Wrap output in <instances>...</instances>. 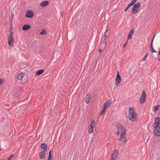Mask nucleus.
<instances>
[{
  "label": "nucleus",
  "mask_w": 160,
  "mask_h": 160,
  "mask_svg": "<svg viewBox=\"0 0 160 160\" xmlns=\"http://www.w3.org/2000/svg\"><path fill=\"white\" fill-rule=\"evenodd\" d=\"M155 134L157 136H160V118L157 117L155 118V123L153 124Z\"/></svg>",
  "instance_id": "obj_1"
},
{
  "label": "nucleus",
  "mask_w": 160,
  "mask_h": 160,
  "mask_svg": "<svg viewBox=\"0 0 160 160\" xmlns=\"http://www.w3.org/2000/svg\"><path fill=\"white\" fill-rule=\"evenodd\" d=\"M129 112L128 114V118L129 120L132 121H134L137 120V114L135 112L134 108H129Z\"/></svg>",
  "instance_id": "obj_2"
},
{
  "label": "nucleus",
  "mask_w": 160,
  "mask_h": 160,
  "mask_svg": "<svg viewBox=\"0 0 160 160\" xmlns=\"http://www.w3.org/2000/svg\"><path fill=\"white\" fill-rule=\"evenodd\" d=\"M117 129H118V131L116 132V133L118 135L119 134L120 132H122V133H125L126 132V129L125 127L122 124H117L116 125Z\"/></svg>",
  "instance_id": "obj_3"
},
{
  "label": "nucleus",
  "mask_w": 160,
  "mask_h": 160,
  "mask_svg": "<svg viewBox=\"0 0 160 160\" xmlns=\"http://www.w3.org/2000/svg\"><path fill=\"white\" fill-rule=\"evenodd\" d=\"M12 24L11 23V29L10 30V37L8 39V43L9 46L10 47L12 46L13 45L14 43L13 38L12 36L13 32H12Z\"/></svg>",
  "instance_id": "obj_4"
},
{
  "label": "nucleus",
  "mask_w": 160,
  "mask_h": 160,
  "mask_svg": "<svg viewBox=\"0 0 160 160\" xmlns=\"http://www.w3.org/2000/svg\"><path fill=\"white\" fill-rule=\"evenodd\" d=\"M118 142H126V132L122 133L120 136V138L118 139Z\"/></svg>",
  "instance_id": "obj_5"
},
{
  "label": "nucleus",
  "mask_w": 160,
  "mask_h": 160,
  "mask_svg": "<svg viewBox=\"0 0 160 160\" xmlns=\"http://www.w3.org/2000/svg\"><path fill=\"white\" fill-rule=\"evenodd\" d=\"M146 94L144 90L142 92V95L140 98V103H143L145 101L146 98Z\"/></svg>",
  "instance_id": "obj_6"
},
{
  "label": "nucleus",
  "mask_w": 160,
  "mask_h": 160,
  "mask_svg": "<svg viewBox=\"0 0 160 160\" xmlns=\"http://www.w3.org/2000/svg\"><path fill=\"white\" fill-rule=\"evenodd\" d=\"M121 78L118 72H117V74L116 76V78L115 79V84L116 85H118L121 82Z\"/></svg>",
  "instance_id": "obj_7"
},
{
  "label": "nucleus",
  "mask_w": 160,
  "mask_h": 160,
  "mask_svg": "<svg viewBox=\"0 0 160 160\" xmlns=\"http://www.w3.org/2000/svg\"><path fill=\"white\" fill-rule=\"evenodd\" d=\"M33 12L31 10H28L27 12L25 15L26 17L29 18H32L34 16Z\"/></svg>",
  "instance_id": "obj_8"
},
{
  "label": "nucleus",
  "mask_w": 160,
  "mask_h": 160,
  "mask_svg": "<svg viewBox=\"0 0 160 160\" xmlns=\"http://www.w3.org/2000/svg\"><path fill=\"white\" fill-rule=\"evenodd\" d=\"M111 103L112 101L111 100H107L103 104L104 108L107 109L108 107L110 106Z\"/></svg>",
  "instance_id": "obj_9"
},
{
  "label": "nucleus",
  "mask_w": 160,
  "mask_h": 160,
  "mask_svg": "<svg viewBox=\"0 0 160 160\" xmlns=\"http://www.w3.org/2000/svg\"><path fill=\"white\" fill-rule=\"evenodd\" d=\"M118 149H115L113 151L111 158L116 159L118 157Z\"/></svg>",
  "instance_id": "obj_10"
},
{
  "label": "nucleus",
  "mask_w": 160,
  "mask_h": 160,
  "mask_svg": "<svg viewBox=\"0 0 160 160\" xmlns=\"http://www.w3.org/2000/svg\"><path fill=\"white\" fill-rule=\"evenodd\" d=\"M41 149L44 152H45L47 150V145L45 143H42L40 146Z\"/></svg>",
  "instance_id": "obj_11"
},
{
  "label": "nucleus",
  "mask_w": 160,
  "mask_h": 160,
  "mask_svg": "<svg viewBox=\"0 0 160 160\" xmlns=\"http://www.w3.org/2000/svg\"><path fill=\"white\" fill-rule=\"evenodd\" d=\"M134 32V30L133 29H132L129 32L128 34L127 38V39L129 40L131 38L132 35H133Z\"/></svg>",
  "instance_id": "obj_12"
},
{
  "label": "nucleus",
  "mask_w": 160,
  "mask_h": 160,
  "mask_svg": "<svg viewBox=\"0 0 160 160\" xmlns=\"http://www.w3.org/2000/svg\"><path fill=\"white\" fill-rule=\"evenodd\" d=\"M31 28L30 26L26 24L23 26L22 29L23 30L26 31L29 29Z\"/></svg>",
  "instance_id": "obj_13"
},
{
  "label": "nucleus",
  "mask_w": 160,
  "mask_h": 160,
  "mask_svg": "<svg viewBox=\"0 0 160 160\" xmlns=\"http://www.w3.org/2000/svg\"><path fill=\"white\" fill-rule=\"evenodd\" d=\"M46 153L44 151L40 152L39 153V158L41 159H43L45 158Z\"/></svg>",
  "instance_id": "obj_14"
},
{
  "label": "nucleus",
  "mask_w": 160,
  "mask_h": 160,
  "mask_svg": "<svg viewBox=\"0 0 160 160\" xmlns=\"http://www.w3.org/2000/svg\"><path fill=\"white\" fill-rule=\"evenodd\" d=\"M49 4L48 1H47L42 2L40 4V6L41 7H44Z\"/></svg>",
  "instance_id": "obj_15"
},
{
  "label": "nucleus",
  "mask_w": 160,
  "mask_h": 160,
  "mask_svg": "<svg viewBox=\"0 0 160 160\" xmlns=\"http://www.w3.org/2000/svg\"><path fill=\"white\" fill-rule=\"evenodd\" d=\"M138 9L132 7V14H135L138 12Z\"/></svg>",
  "instance_id": "obj_16"
},
{
  "label": "nucleus",
  "mask_w": 160,
  "mask_h": 160,
  "mask_svg": "<svg viewBox=\"0 0 160 160\" xmlns=\"http://www.w3.org/2000/svg\"><path fill=\"white\" fill-rule=\"evenodd\" d=\"M90 100V95L89 93L87 94L86 97V100L85 102L87 103H88Z\"/></svg>",
  "instance_id": "obj_17"
},
{
  "label": "nucleus",
  "mask_w": 160,
  "mask_h": 160,
  "mask_svg": "<svg viewBox=\"0 0 160 160\" xmlns=\"http://www.w3.org/2000/svg\"><path fill=\"white\" fill-rule=\"evenodd\" d=\"M95 120H93L91 121L90 122V128H93L95 127Z\"/></svg>",
  "instance_id": "obj_18"
},
{
  "label": "nucleus",
  "mask_w": 160,
  "mask_h": 160,
  "mask_svg": "<svg viewBox=\"0 0 160 160\" xmlns=\"http://www.w3.org/2000/svg\"><path fill=\"white\" fill-rule=\"evenodd\" d=\"M44 72V70L43 69H41L38 71H37L35 73L36 75H39L41 74Z\"/></svg>",
  "instance_id": "obj_19"
},
{
  "label": "nucleus",
  "mask_w": 160,
  "mask_h": 160,
  "mask_svg": "<svg viewBox=\"0 0 160 160\" xmlns=\"http://www.w3.org/2000/svg\"><path fill=\"white\" fill-rule=\"evenodd\" d=\"M141 6V4L139 2H138L136 4H135L134 5L133 7L134 8H138V9L140 8Z\"/></svg>",
  "instance_id": "obj_20"
},
{
  "label": "nucleus",
  "mask_w": 160,
  "mask_h": 160,
  "mask_svg": "<svg viewBox=\"0 0 160 160\" xmlns=\"http://www.w3.org/2000/svg\"><path fill=\"white\" fill-rule=\"evenodd\" d=\"M106 46V44L104 43L101 42L99 48H101L102 50H104Z\"/></svg>",
  "instance_id": "obj_21"
},
{
  "label": "nucleus",
  "mask_w": 160,
  "mask_h": 160,
  "mask_svg": "<svg viewBox=\"0 0 160 160\" xmlns=\"http://www.w3.org/2000/svg\"><path fill=\"white\" fill-rule=\"evenodd\" d=\"M22 73H21L19 74L17 76V79L19 80H21L23 77Z\"/></svg>",
  "instance_id": "obj_22"
},
{
  "label": "nucleus",
  "mask_w": 160,
  "mask_h": 160,
  "mask_svg": "<svg viewBox=\"0 0 160 160\" xmlns=\"http://www.w3.org/2000/svg\"><path fill=\"white\" fill-rule=\"evenodd\" d=\"M108 30H107L104 33V38H108L109 36V33L108 32Z\"/></svg>",
  "instance_id": "obj_23"
},
{
  "label": "nucleus",
  "mask_w": 160,
  "mask_h": 160,
  "mask_svg": "<svg viewBox=\"0 0 160 160\" xmlns=\"http://www.w3.org/2000/svg\"><path fill=\"white\" fill-rule=\"evenodd\" d=\"M47 32L45 29H43L42 31L40 32V34L41 35L46 34Z\"/></svg>",
  "instance_id": "obj_24"
},
{
  "label": "nucleus",
  "mask_w": 160,
  "mask_h": 160,
  "mask_svg": "<svg viewBox=\"0 0 160 160\" xmlns=\"http://www.w3.org/2000/svg\"><path fill=\"white\" fill-rule=\"evenodd\" d=\"M107 39L108 38H103L101 42L104 43V44H106V43L107 42Z\"/></svg>",
  "instance_id": "obj_25"
},
{
  "label": "nucleus",
  "mask_w": 160,
  "mask_h": 160,
  "mask_svg": "<svg viewBox=\"0 0 160 160\" xmlns=\"http://www.w3.org/2000/svg\"><path fill=\"white\" fill-rule=\"evenodd\" d=\"M159 107V105L155 106L154 109V112H156L158 109V107Z\"/></svg>",
  "instance_id": "obj_26"
},
{
  "label": "nucleus",
  "mask_w": 160,
  "mask_h": 160,
  "mask_svg": "<svg viewBox=\"0 0 160 160\" xmlns=\"http://www.w3.org/2000/svg\"><path fill=\"white\" fill-rule=\"evenodd\" d=\"M104 109V108L103 107V110H102V111L101 112V113L99 114L100 116H102L103 114H104L105 110V109Z\"/></svg>",
  "instance_id": "obj_27"
},
{
  "label": "nucleus",
  "mask_w": 160,
  "mask_h": 160,
  "mask_svg": "<svg viewBox=\"0 0 160 160\" xmlns=\"http://www.w3.org/2000/svg\"><path fill=\"white\" fill-rule=\"evenodd\" d=\"M94 131L93 128H90L88 130V132L89 133H91L93 132Z\"/></svg>",
  "instance_id": "obj_28"
},
{
  "label": "nucleus",
  "mask_w": 160,
  "mask_h": 160,
  "mask_svg": "<svg viewBox=\"0 0 160 160\" xmlns=\"http://www.w3.org/2000/svg\"><path fill=\"white\" fill-rule=\"evenodd\" d=\"M148 53H146L144 57L142 58V61H145L146 60V58L148 56Z\"/></svg>",
  "instance_id": "obj_29"
},
{
  "label": "nucleus",
  "mask_w": 160,
  "mask_h": 160,
  "mask_svg": "<svg viewBox=\"0 0 160 160\" xmlns=\"http://www.w3.org/2000/svg\"><path fill=\"white\" fill-rule=\"evenodd\" d=\"M150 49L151 51V52L152 53L154 52H156V51H155L154 48H153V47H150Z\"/></svg>",
  "instance_id": "obj_30"
},
{
  "label": "nucleus",
  "mask_w": 160,
  "mask_h": 160,
  "mask_svg": "<svg viewBox=\"0 0 160 160\" xmlns=\"http://www.w3.org/2000/svg\"><path fill=\"white\" fill-rule=\"evenodd\" d=\"M120 43V41L118 40V41L116 42L115 43V46H116L117 47H118L119 45V43Z\"/></svg>",
  "instance_id": "obj_31"
},
{
  "label": "nucleus",
  "mask_w": 160,
  "mask_h": 160,
  "mask_svg": "<svg viewBox=\"0 0 160 160\" xmlns=\"http://www.w3.org/2000/svg\"><path fill=\"white\" fill-rule=\"evenodd\" d=\"M14 155L13 154H12L11 155L10 157L8 158V160H11L13 158V157Z\"/></svg>",
  "instance_id": "obj_32"
},
{
  "label": "nucleus",
  "mask_w": 160,
  "mask_h": 160,
  "mask_svg": "<svg viewBox=\"0 0 160 160\" xmlns=\"http://www.w3.org/2000/svg\"><path fill=\"white\" fill-rule=\"evenodd\" d=\"M155 36V35H154L153 37V38H152V42L151 43V44H150V47H152L153 46V44H152V43H153V39H154V38Z\"/></svg>",
  "instance_id": "obj_33"
},
{
  "label": "nucleus",
  "mask_w": 160,
  "mask_h": 160,
  "mask_svg": "<svg viewBox=\"0 0 160 160\" xmlns=\"http://www.w3.org/2000/svg\"><path fill=\"white\" fill-rule=\"evenodd\" d=\"M4 79H2L1 78H0V85H1L3 82Z\"/></svg>",
  "instance_id": "obj_34"
},
{
  "label": "nucleus",
  "mask_w": 160,
  "mask_h": 160,
  "mask_svg": "<svg viewBox=\"0 0 160 160\" xmlns=\"http://www.w3.org/2000/svg\"><path fill=\"white\" fill-rule=\"evenodd\" d=\"M131 6L129 5V4H128L127 7L125 9L124 11H125L126 12L129 8Z\"/></svg>",
  "instance_id": "obj_35"
},
{
  "label": "nucleus",
  "mask_w": 160,
  "mask_h": 160,
  "mask_svg": "<svg viewBox=\"0 0 160 160\" xmlns=\"http://www.w3.org/2000/svg\"><path fill=\"white\" fill-rule=\"evenodd\" d=\"M52 156H49L48 160H52Z\"/></svg>",
  "instance_id": "obj_36"
},
{
  "label": "nucleus",
  "mask_w": 160,
  "mask_h": 160,
  "mask_svg": "<svg viewBox=\"0 0 160 160\" xmlns=\"http://www.w3.org/2000/svg\"><path fill=\"white\" fill-rule=\"evenodd\" d=\"M134 4L133 3V2H131L128 4H129V5L131 6H132Z\"/></svg>",
  "instance_id": "obj_37"
},
{
  "label": "nucleus",
  "mask_w": 160,
  "mask_h": 160,
  "mask_svg": "<svg viewBox=\"0 0 160 160\" xmlns=\"http://www.w3.org/2000/svg\"><path fill=\"white\" fill-rule=\"evenodd\" d=\"M136 0H131V2L134 4L136 2Z\"/></svg>",
  "instance_id": "obj_38"
},
{
  "label": "nucleus",
  "mask_w": 160,
  "mask_h": 160,
  "mask_svg": "<svg viewBox=\"0 0 160 160\" xmlns=\"http://www.w3.org/2000/svg\"><path fill=\"white\" fill-rule=\"evenodd\" d=\"M102 50L101 48H99V52H100V54H101V52H102V51H103V50Z\"/></svg>",
  "instance_id": "obj_39"
},
{
  "label": "nucleus",
  "mask_w": 160,
  "mask_h": 160,
  "mask_svg": "<svg viewBox=\"0 0 160 160\" xmlns=\"http://www.w3.org/2000/svg\"><path fill=\"white\" fill-rule=\"evenodd\" d=\"M52 151L51 150H50L49 152V156H52Z\"/></svg>",
  "instance_id": "obj_40"
},
{
  "label": "nucleus",
  "mask_w": 160,
  "mask_h": 160,
  "mask_svg": "<svg viewBox=\"0 0 160 160\" xmlns=\"http://www.w3.org/2000/svg\"><path fill=\"white\" fill-rule=\"evenodd\" d=\"M127 44V43H126L124 44L123 45V47L124 48H125L126 47V46Z\"/></svg>",
  "instance_id": "obj_41"
},
{
  "label": "nucleus",
  "mask_w": 160,
  "mask_h": 160,
  "mask_svg": "<svg viewBox=\"0 0 160 160\" xmlns=\"http://www.w3.org/2000/svg\"><path fill=\"white\" fill-rule=\"evenodd\" d=\"M116 159H114V158H110V160H115Z\"/></svg>",
  "instance_id": "obj_42"
},
{
  "label": "nucleus",
  "mask_w": 160,
  "mask_h": 160,
  "mask_svg": "<svg viewBox=\"0 0 160 160\" xmlns=\"http://www.w3.org/2000/svg\"><path fill=\"white\" fill-rule=\"evenodd\" d=\"M158 53L160 55V50L159 51V52H158Z\"/></svg>",
  "instance_id": "obj_43"
},
{
  "label": "nucleus",
  "mask_w": 160,
  "mask_h": 160,
  "mask_svg": "<svg viewBox=\"0 0 160 160\" xmlns=\"http://www.w3.org/2000/svg\"><path fill=\"white\" fill-rule=\"evenodd\" d=\"M115 87L114 88V89H115Z\"/></svg>",
  "instance_id": "obj_44"
},
{
  "label": "nucleus",
  "mask_w": 160,
  "mask_h": 160,
  "mask_svg": "<svg viewBox=\"0 0 160 160\" xmlns=\"http://www.w3.org/2000/svg\"><path fill=\"white\" fill-rule=\"evenodd\" d=\"M1 150V149L0 148V151Z\"/></svg>",
  "instance_id": "obj_45"
},
{
  "label": "nucleus",
  "mask_w": 160,
  "mask_h": 160,
  "mask_svg": "<svg viewBox=\"0 0 160 160\" xmlns=\"http://www.w3.org/2000/svg\"><path fill=\"white\" fill-rule=\"evenodd\" d=\"M159 61H160V59H159Z\"/></svg>",
  "instance_id": "obj_46"
}]
</instances>
